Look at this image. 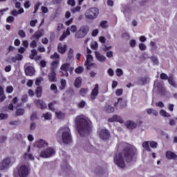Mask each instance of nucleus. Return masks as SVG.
<instances>
[{"instance_id":"1","label":"nucleus","mask_w":177,"mask_h":177,"mask_svg":"<svg viewBox=\"0 0 177 177\" xmlns=\"http://www.w3.org/2000/svg\"><path fill=\"white\" fill-rule=\"evenodd\" d=\"M136 154V147L133 145H129L122 153H117L114 157V162L120 168H125V161H129L133 158V156Z\"/></svg>"},{"instance_id":"2","label":"nucleus","mask_w":177,"mask_h":177,"mask_svg":"<svg viewBox=\"0 0 177 177\" xmlns=\"http://www.w3.org/2000/svg\"><path fill=\"white\" fill-rule=\"evenodd\" d=\"M77 131L82 136L92 131V122L85 115H80L75 118Z\"/></svg>"},{"instance_id":"3","label":"nucleus","mask_w":177,"mask_h":177,"mask_svg":"<svg viewBox=\"0 0 177 177\" xmlns=\"http://www.w3.org/2000/svg\"><path fill=\"white\" fill-rule=\"evenodd\" d=\"M58 135L62 136L64 143H70L71 142V133L68 127L64 126L61 127L58 131Z\"/></svg>"},{"instance_id":"4","label":"nucleus","mask_w":177,"mask_h":177,"mask_svg":"<svg viewBox=\"0 0 177 177\" xmlns=\"http://www.w3.org/2000/svg\"><path fill=\"white\" fill-rule=\"evenodd\" d=\"M88 32H89V26H82L76 31L75 38L76 39H82V38H85L86 35H88Z\"/></svg>"},{"instance_id":"5","label":"nucleus","mask_w":177,"mask_h":177,"mask_svg":"<svg viewBox=\"0 0 177 177\" xmlns=\"http://www.w3.org/2000/svg\"><path fill=\"white\" fill-rule=\"evenodd\" d=\"M61 73L62 76L68 77V71L71 74H73L74 71V68L71 66V62H66L62 64L60 66Z\"/></svg>"},{"instance_id":"6","label":"nucleus","mask_w":177,"mask_h":177,"mask_svg":"<svg viewBox=\"0 0 177 177\" xmlns=\"http://www.w3.org/2000/svg\"><path fill=\"white\" fill-rule=\"evenodd\" d=\"M50 59L53 60L50 64L51 71H55L59 67L60 55L57 53H54V54L50 55Z\"/></svg>"},{"instance_id":"7","label":"nucleus","mask_w":177,"mask_h":177,"mask_svg":"<svg viewBox=\"0 0 177 177\" xmlns=\"http://www.w3.org/2000/svg\"><path fill=\"white\" fill-rule=\"evenodd\" d=\"M86 19L88 20H94L97 16H99V9L97 8H91L85 12Z\"/></svg>"},{"instance_id":"8","label":"nucleus","mask_w":177,"mask_h":177,"mask_svg":"<svg viewBox=\"0 0 177 177\" xmlns=\"http://www.w3.org/2000/svg\"><path fill=\"white\" fill-rule=\"evenodd\" d=\"M56 151L52 147H48L46 149H43L39 152V157L41 158H49L53 156H55Z\"/></svg>"},{"instance_id":"9","label":"nucleus","mask_w":177,"mask_h":177,"mask_svg":"<svg viewBox=\"0 0 177 177\" xmlns=\"http://www.w3.org/2000/svg\"><path fill=\"white\" fill-rule=\"evenodd\" d=\"M71 32H77V26L72 25L66 28V30L64 32L63 35L60 37L59 41H64L65 38H67V37H68V35H71Z\"/></svg>"},{"instance_id":"10","label":"nucleus","mask_w":177,"mask_h":177,"mask_svg":"<svg viewBox=\"0 0 177 177\" xmlns=\"http://www.w3.org/2000/svg\"><path fill=\"white\" fill-rule=\"evenodd\" d=\"M10 167V158H6L0 162V171H5Z\"/></svg>"},{"instance_id":"11","label":"nucleus","mask_w":177,"mask_h":177,"mask_svg":"<svg viewBox=\"0 0 177 177\" xmlns=\"http://www.w3.org/2000/svg\"><path fill=\"white\" fill-rule=\"evenodd\" d=\"M28 167L26 165H21L17 171V174L20 177H27L28 176Z\"/></svg>"},{"instance_id":"12","label":"nucleus","mask_w":177,"mask_h":177,"mask_svg":"<svg viewBox=\"0 0 177 177\" xmlns=\"http://www.w3.org/2000/svg\"><path fill=\"white\" fill-rule=\"evenodd\" d=\"M34 146L37 149H45V147L49 146V144L43 139H39L35 142Z\"/></svg>"},{"instance_id":"13","label":"nucleus","mask_w":177,"mask_h":177,"mask_svg":"<svg viewBox=\"0 0 177 177\" xmlns=\"http://www.w3.org/2000/svg\"><path fill=\"white\" fill-rule=\"evenodd\" d=\"M98 135L100 139L106 140V139H109V138H110V131H109L107 129H101L98 131Z\"/></svg>"},{"instance_id":"14","label":"nucleus","mask_w":177,"mask_h":177,"mask_svg":"<svg viewBox=\"0 0 177 177\" xmlns=\"http://www.w3.org/2000/svg\"><path fill=\"white\" fill-rule=\"evenodd\" d=\"M109 122H120V124H123L124 120H122V118L118 115H114L111 118H109Z\"/></svg>"},{"instance_id":"15","label":"nucleus","mask_w":177,"mask_h":177,"mask_svg":"<svg viewBox=\"0 0 177 177\" xmlns=\"http://www.w3.org/2000/svg\"><path fill=\"white\" fill-rule=\"evenodd\" d=\"M99 95V84H96L91 91V99L95 100L96 97Z\"/></svg>"},{"instance_id":"16","label":"nucleus","mask_w":177,"mask_h":177,"mask_svg":"<svg viewBox=\"0 0 177 177\" xmlns=\"http://www.w3.org/2000/svg\"><path fill=\"white\" fill-rule=\"evenodd\" d=\"M165 156L167 160H174V161H177V155L171 151H167Z\"/></svg>"},{"instance_id":"17","label":"nucleus","mask_w":177,"mask_h":177,"mask_svg":"<svg viewBox=\"0 0 177 177\" xmlns=\"http://www.w3.org/2000/svg\"><path fill=\"white\" fill-rule=\"evenodd\" d=\"M95 59H97V60L100 62V63H104V62H106V56L100 54V53L97 51L95 52Z\"/></svg>"},{"instance_id":"18","label":"nucleus","mask_w":177,"mask_h":177,"mask_svg":"<svg viewBox=\"0 0 177 177\" xmlns=\"http://www.w3.org/2000/svg\"><path fill=\"white\" fill-rule=\"evenodd\" d=\"M114 106L119 109H124L127 106V103L120 97L118 99V102L115 103Z\"/></svg>"},{"instance_id":"19","label":"nucleus","mask_w":177,"mask_h":177,"mask_svg":"<svg viewBox=\"0 0 177 177\" xmlns=\"http://www.w3.org/2000/svg\"><path fill=\"white\" fill-rule=\"evenodd\" d=\"M57 49L59 53L64 55V53H66V50H67V45L59 43L58 44Z\"/></svg>"},{"instance_id":"20","label":"nucleus","mask_w":177,"mask_h":177,"mask_svg":"<svg viewBox=\"0 0 177 177\" xmlns=\"http://www.w3.org/2000/svg\"><path fill=\"white\" fill-rule=\"evenodd\" d=\"M35 104H36L37 106H39L41 110H44L47 107L46 104H45L42 100H35Z\"/></svg>"},{"instance_id":"21","label":"nucleus","mask_w":177,"mask_h":177,"mask_svg":"<svg viewBox=\"0 0 177 177\" xmlns=\"http://www.w3.org/2000/svg\"><path fill=\"white\" fill-rule=\"evenodd\" d=\"M25 73L26 75L31 77L35 73V69H34V67L32 66H28L25 69Z\"/></svg>"},{"instance_id":"22","label":"nucleus","mask_w":177,"mask_h":177,"mask_svg":"<svg viewBox=\"0 0 177 177\" xmlns=\"http://www.w3.org/2000/svg\"><path fill=\"white\" fill-rule=\"evenodd\" d=\"M37 53H38L37 50H32L30 57L31 59H34L35 60H41V59H42V57H41V55H37Z\"/></svg>"},{"instance_id":"23","label":"nucleus","mask_w":177,"mask_h":177,"mask_svg":"<svg viewBox=\"0 0 177 177\" xmlns=\"http://www.w3.org/2000/svg\"><path fill=\"white\" fill-rule=\"evenodd\" d=\"M48 81H50V82H56V81H57V79L56 78V73L55 71H51L48 74Z\"/></svg>"},{"instance_id":"24","label":"nucleus","mask_w":177,"mask_h":177,"mask_svg":"<svg viewBox=\"0 0 177 177\" xmlns=\"http://www.w3.org/2000/svg\"><path fill=\"white\" fill-rule=\"evenodd\" d=\"M125 127L128 128L129 129H133V128H136V123L135 122L131 121V120H127L124 123Z\"/></svg>"},{"instance_id":"25","label":"nucleus","mask_w":177,"mask_h":177,"mask_svg":"<svg viewBox=\"0 0 177 177\" xmlns=\"http://www.w3.org/2000/svg\"><path fill=\"white\" fill-rule=\"evenodd\" d=\"M24 158L27 161H34L35 160L34 156L28 152H25V153L24 154Z\"/></svg>"},{"instance_id":"26","label":"nucleus","mask_w":177,"mask_h":177,"mask_svg":"<svg viewBox=\"0 0 177 177\" xmlns=\"http://www.w3.org/2000/svg\"><path fill=\"white\" fill-rule=\"evenodd\" d=\"M11 60L13 63H16L17 62H20L23 60V55L20 54H17L15 57H12Z\"/></svg>"},{"instance_id":"27","label":"nucleus","mask_w":177,"mask_h":177,"mask_svg":"<svg viewBox=\"0 0 177 177\" xmlns=\"http://www.w3.org/2000/svg\"><path fill=\"white\" fill-rule=\"evenodd\" d=\"M149 46H151L152 52H156V50L158 49V46H157V43L153 41H150Z\"/></svg>"},{"instance_id":"28","label":"nucleus","mask_w":177,"mask_h":177,"mask_svg":"<svg viewBox=\"0 0 177 177\" xmlns=\"http://www.w3.org/2000/svg\"><path fill=\"white\" fill-rule=\"evenodd\" d=\"M42 37V32L41 31L36 32L31 37V39H36L38 41Z\"/></svg>"},{"instance_id":"29","label":"nucleus","mask_w":177,"mask_h":177,"mask_svg":"<svg viewBox=\"0 0 177 177\" xmlns=\"http://www.w3.org/2000/svg\"><path fill=\"white\" fill-rule=\"evenodd\" d=\"M104 111L110 114V113H114V107L111 106V105H106L104 107Z\"/></svg>"},{"instance_id":"30","label":"nucleus","mask_w":177,"mask_h":177,"mask_svg":"<svg viewBox=\"0 0 177 177\" xmlns=\"http://www.w3.org/2000/svg\"><path fill=\"white\" fill-rule=\"evenodd\" d=\"M81 84H82V79L81 77H77L74 83L75 88H80Z\"/></svg>"},{"instance_id":"31","label":"nucleus","mask_w":177,"mask_h":177,"mask_svg":"<svg viewBox=\"0 0 177 177\" xmlns=\"http://www.w3.org/2000/svg\"><path fill=\"white\" fill-rule=\"evenodd\" d=\"M147 114H153V115H155V117H157L158 115V112L153 109H147Z\"/></svg>"},{"instance_id":"32","label":"nucleus","mask_w":177,"mask_h":177,"mask_svg":"<svg viewBox=\"0 0 177 177\" xmlns=\"http://www.w3.org/2000/svg\"><path fill=\"white\" fill-rule=\"evenodd\" d=\"M21 13H24V9L21 8L19 10H14L12 11L11 15H12V16H17V15H20Z\"/></svg>"},{"instance_id":"33","label":"nucleus","mask_w":177,"mask_h":177,"mask_svg":"<svg viewBox=\"0 0 177 177\" xmlns=\"http://www.w3.org/2000/svg\"><path fill=\"white\" fill-rule=\"evenodd\" d=\"M66 85H67V82L64 79H62L60 80V86L59 89L63 90L66 88Z\"/></svg>"},{"instance_id":"34","label":"nucleus","mask_w":177,"mask_h":177,"mask_svg":"<svg viewBox=\"0 0 177 177\" xmlns=\"http://www.w3.org/2000/svg\"><path fill=\"white\" fill-rule=\"evenodd\" d=\"M42 117L46 120H49L52 118V113L46 112L42 115Z\"/></svg>"},{"instance_id":"35","label":"nucleus","mask_w":177,"mask_h":177,"mask_svg":"<svg viewBox=\"0 0 177 177\" xmlns=\"http://www.w3.org/2000/svg\"><path fill=\"white\" fill-rule=\"evenodd\" d=\"M55 115L59 120H62L65 116L64 113L60 111H55Z\"/></svg>"},{"instance_id":"36","label":"nucleus","mask_w":177,"mask_h":177,"mask_svg":"<svg viewBox=\"0 0 177 177\" xmlns=\"http://www.w3.org/2000/svg\"><path fill=\"white\" fill-rule=\"evenodd\" d=\"M100 27L104 29L109 28V23L107 22V21H102L100 23Z\"/></svg>"},{"instance_id":"37","label":"nucleus","mask_w":177,"mask_h":177,"mask_svg":"<svg viewBox=\"0 0 177 177\" xmlns=\"http://www.w3.org/2000/svg\"><path fill=\"white\" fill-rule=\"evenodd\" d=\"M36 95L37 97H41L42 96V87L39 86L36 89Z\"/></svg>"},{"instance_id":"38","label":"nucleus","mask_w":177,"mask_h":177,"mask_svg":"<svg viewBox=\"0 0 177 177\" xmlns=\"http://www.w3.org/2000/svg\"><path fill=\"white\" fill-rule=\"evenodd\" d=\"M150 142L149 141H145L142 143V147L145 149V150H147L148 151H151L150 147H149V145Z\"/></svg>"},{"instance_id":"39","label":"nucleus","mask_w":177,"mask_h":177,"mask_svg":"<svg viewBox=\"0 0 177 177\" xmlns=\"http://www.w3.org/2000/svg\"><path fill=\"white\" fill-rule=\"evenodd\" d=\"M160 115L162 117H167V118L171 117V115L169 113H168L167 112H166L165 110H164V109L160 110Z\"/></svg>"},{"instance_id":"40","label":"nucleus","mask_w":177,"mask_h":177,"mask_svg":"<svg viewBox=\"0 0 177 177\" xmlns=\"http://www.w3.org/2000/svg\"><path fill=\"white\" fill-rule=\"evenodd\" d=\"M138 48L140 50H142V51H145L146 50V49H147V46H146V44H145V43H140L138 44Z\"/></svg>"},{"instance_id":"41","label":"nucleus","mask_w":177,"mask_h":177,"mask_svg":"<svg viewBox=\"0 0 177 177\" xmlns=\"http://www.w3.org/2000/svg\"><path fill=\"white\" fill-rule=\"evenodd\" d=\"M93 60V57H92V55H86V66H89V64L91 63V62H92Z\"/></svg>"},{"instance_id":"42","label":"nucleus","mask_w":177,"mask_h":177,"mask_svg":"<svg viewBox=\"0 0 177 177\" xmlns=\"http://www.w3.org/2000/svg\"><path fill=\"white\" fill-rule=\"evenodd\" d=\"M168 82L171 86H174V88L176 87V84H175V82L174 81V77H169L168 78Z\"/></svg>"},{"instance_id":"43","label":"nucleus","mask_w":177,"mask_h":177,"mask_svg":"<svg viewBox=\"0 0 177 177\" xmlns=\"http://www.w3.org/2000/svg\"><path fill=\"white\" fill-rule=\"evenodd\" d=\"M16 114L17 115H23V114H24V110L21 108H17Z\"/></svg>"},{"instance_id":"44","label":"nucleus","mask_w":177,"mask_h":177,"mask_svg":"<svg viewBox=\"0 0 177 177\" xmlns=\"http://www.w3.org/2000/svg\"><path fill=\"white\" fill-rule=\"evenodd\" d=\"M83 72H84V67L82 66H79L75 70V73H76V74H81Z\"/></svg>"},{"instance_id":"45","label":"nucleus","mask_w":177,"mask_h":177,"mask_svg":"<svg viewBox=\"0 0 177 177\" xmlns=\"http://www.w3.org/2000/svg\"><path fill=\"white\" fill-rule=\"evenodd\" d=\"M123 75H124V71H122V69L118 68L116 70V75H117V77H121Z\"/></svg>"},{"instance_id":"46","label":"nucleus","mask_w":177,"mask_h":177,"mask_svg":"<svg viewBox=\"0 0 177 177\" xmlns=\"http://www.w3.org/2000/svg\"><path fill=\"white\" fill-rule=\"evenodd\" d=\"M122 93H124V90L122 88H118L115 91L116 96H121V95H122Z\"/></svg>"},{"instance_id":"47","label":"nucleus","mask_w":177,"mask_h":177,"mask_svg":"<svg viewBox=\"0 0 177 177\" xmlns=\"http://www.w3.org/2000/svg\"><path fill=\"white\" fill-rule=\"evenodd\" d=\"M50 90L54 91V93H57V86L55 84L50 85Z\"/></svg>"},{"instance_id":"48","label":"nucleus","mask_w":177,"mask_h":177,"mask_svg":"<svg viewBox=\"0 0 177 177\" xmlns=\"http://www.w3.org/2000/svg\"><path fill=\"white\" fill-rule=\"evenodd\" d=\"M77 106L80 109H84V106H86V102L84 100L81 101L80 102L78 103Z\"/></svg>"},{"instance_id":"49","label":"nucleus","mask_w":177,"mask_h":177,"mask_svg":"<svg viewBox=\"0 0 177 177\" xmlns=\"http://www.w3.org/2000/svg\"><path fill=\"white\" fill-rule=\"evenodd\" d=\"M13 86H8L6 88V92H7V93H12V92H13Z\"/></svg>"},{"instance_id":"50","label":"nucleus","mask_w":177,"mask_h":177,"mask_svg":"<svg viewBox=\"0 0 177 177\" xmlns=\"http://www.w3.org/2000/svg\"><path fill=\"white\" fill-rule=\"evenodd\" d=\"M129 45L131 48H135L136 46V40L131 39L129 41Z\"/></svg>"},{"instance_id":"51","label":"nucleus","mask_w":177,"mask_h":177,"mask_svg":"<svg viewBox=\"0 0 177 177\" xmlns=\"http://www.w3.org/2000/svg\"><path fill=\"white\" fill-rule=\"evenodd\" d=\"M87 93H88V88H81L80 92V93L82 96L86 95Z\"/></svg>"},{"instance_id":"52","label":"nucleus","mask_w":177,"mask_h":177,"mask_svg":"<svg viewBox=\"0 0 177 177\" xmlns=\"http://www.w3.org/2000/svg\"><path fill=\"white\" fill-rule=\"evenodd\" d=\"M21 38H26V32L24 30H19L18 32Z\"/></svg>"},{"instance_id":"53","label":"nucleus","mask_w":177,"mask_h":177,"mask_svg":"<svg viewBox=\"0 0 177 177\" xmlns=\"http://www.w3.org/2000/svg\"><path fill=\"white\" fill-rule=\"evenodd\" d=\"M44 79L42 77H39L35 81V85H37V86H39V85H41V82Z\"/></svg>"},{"instance_id":"54","label":"nucleus","mask_w":177,"mask_h":177,"mask_svg":"<svg viewBox=\"0 0 177 177\" xmlns=\"http://www.w3.org/2000/svg\"><path fill=\"white\" fill-rule=\"evenodd\" d=\"M74 60V57L73 55H68V58L66 59V62L68 63H70V62H73Z\"/></svg>"},{"instance_id":"55","label":"nucleus","mask_w":177,"mask_h":177,"mask_svg":"<svg viewBox=\"0 0 177 177\" xmlns=\"http://www.w3.org/2000/svg\"><path fill=\"white\" fill-rule=\"evenodd\" d=\"M75 12H81V6H77L72 9V13H75Z\"/></svg>"},{"instance_id":"56","label":"nucleus","mask_w":177,"mask_h":177,"mask_svg":"<svg viewBox=\"0 0 177 177\" xmlns=\"http://www.w3.org/2000/svg\"><path fill=\"white\" fill-rule=\"evenodd\" d=\"M67 3L70 6H74L75 5V0H68Z\"/></svg>"},{"instance_id":"57","label":"nucleus","mask_w":177,"mask_h":177,"mask_svg":"<svg viewBox=\"0 0 177 177\" xmlns=\"http://www.w3.org/2000/svg\"><path fill=\"white\" fill-rule=\"evenodd\" d=\"M176 124V122L174 119H169V124L171 125V127H174Z\"/></svg>"},{"instance_id":"58","label":"nucleus","mask_w":177,"mask_h":177,"mask_svg":"<svg viewBox=\"0 0 177 177\" xmlns=\"http://www.w3.org/2000/svg\"><path fill=\"white\" fill-rule=\"evenodd\" d=\"M150 147H152L153 149H156L157 147V142L152 141L149 143Z\"/></svg>"},{"instance_id":"59","label":"nucleus","mask_w":177,"mask_h":177,"mask_svg":"<svg viewBox=\"0 0 177 177\" xmlns=\"http://www.w3.org/2000/svg\"><path fill=\"white\" fill-rule=\"evenodd\" d=\"M8 118V114L0 113V120H6Z\"/></svg>"},{"instance_id":"60","label":"nucleus","mask_w":177,"mask_h":177,"mask_svg":"<svg viewBox=\"0 0 177 177\" xmlns=\"http://www.w3.org/2000/svg\"><path fill=\"white\" fill-rule=\"evenodd\" d=\"M106 57H109V58H111L113 57L114 53H113V51H108L106 52Z\"/></svg>"},{"instance_id":"61","label":"nucleus","mask_w":177,"mask_h":177,"mask_svg":"<svg viewBox=\"0 0 177 177\" xmlns=\"http://www.w3.org/2000/svg\"><path fill=\"white\" fill-rule=\"evenodd\" d=\"M30 48H36L37 47V41L32 40L30 45Z\"/></svg>"},{"instance_id":"62","label":"nucleus","mask_w":177,"mask_h":177,"mask_svg":"<svg viewBox=\"0 0 177 177\" xmlns=\"http://www.w3.org/2000/svg\"><path fill=\"white\" fill-rule=\"evenodd\" d=\"M91 48L95 50L97 49V42L96 41L93 42L91 44Z\"/></svg>"},{"instance_id":"63","label":"nucleus","mask_w":177,"mask_h":177,"mask_svg":"<svg viewBox=\"0 0 177 177\" xmlns=\"http://www.w3.org/2000/svg\"><path fill=\"white\" fill-rule=\"evenodd\" d=\"M160 78L161 80H168V75H167V74L165 73H161L160 75Z\"/></svg>"},{"instance_id":"64","label":"nucleus","mask_w":177,"mask_h":177,"mask_svg":"<svg viewBox=\"0 0 177 177\" xmlns=\"http://www.w3.org/2000/svg\"><path fill=\"white\" fill-rule=\"evenodd\" d=\"M41 12L43 13H48V12H49V10L47 8V7L42 6L41 7Z\"/></svg>"}]
</instances>
